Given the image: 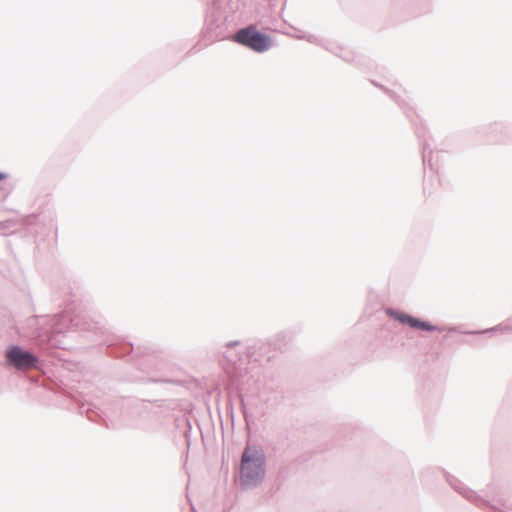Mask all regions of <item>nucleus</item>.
Wrapping results in <instances>:
<instances>
[{
  "label": "nucleus",
  "instance_id": "3",
  "mask_svg": "<svg viewBox=\"0 0 512 512\" xmlns=\"http://www.w3.org/2000/svg\"><path fill=\"white\" fill-rule=\"evenodd\" d=\"M5 357L9 365L19 370L31 369L37 363V358L33 354L24 351L18 346L8 348Z\"/></svg>",
  "mask_w": 512,
  "mask_h": 512
},
{
  "label": "nucleus",
  "instance_id": "5",
  "mask_svg": "<svg viewBox=\"0 0 512 512\" xmlns=\"http://www.w3.org/2000/svg\"><path fill=\"white\" fill-rule=\"evenodd\" d=\"M7 178V174L6 173H3V172H0V181L1 180H4Z\"/></svg>",
  "mask_w": 512,
  "mask_h": 512
},
{
  "label": "nucleus",
  "instance_id": "1",
  "mask_svg": "<svg viewBox=\"0 0 512 512\" xmlns=\"http://www.w3.org/2000/svg\"><path fill=\"white\" fill-rule=\"evenodd\" d=\"M264 454L255 446H247L241 460V478L246 484L256 483L264 476Z\"/></svg>",
  "mask_w": 512,
  "mask_h": 512
},
{
  "label": "nucleus",
  "instance_id": "2",
  "mask_svg": "<svg viewBox=\"0 0 512 512\" xmlns=\"http://www.w3.org/2000/svg\"><path fill=\"white\" fill-rule=\"evenodd\" d=\"M233 41L259 53L268 50L272 45L271 38L259 32L255 26L240 29L234 35Z\"/></svg>",
  "mask_w": 512,
  "mask_h": 512
},
{
  "label": "nucleus",
  "instance_id": "4",
  "mask_svg": "<svg viewBox=\"0 0 512 512\" xmlns=\"http://www.w3.org/2000/svg\"><path fill=\"white\" fill-rule=\"evenodd\" d=\"M389 314L395 318L396 320H398L400 323L402 324H406L412 328H415V329H420V330H425V331H433L436 329L435 326L431 325L430 323L428 322H425V321H421L417 318H414L410 315H407V314H404V313H401V312H394V311H391L389 312Z\"/></svg>",
  "mask_w": 512,
  "mask_h": 512
}]
</instances>
